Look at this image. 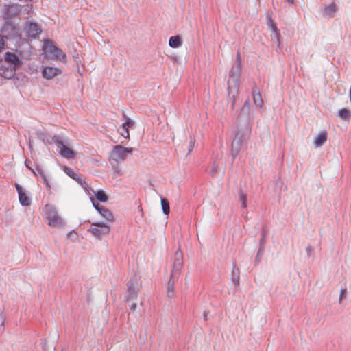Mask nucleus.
<instances>
[{"instance_id":"obj_32","label":"nucleus","mask_w":351,"mask_h":351,"mask_svg":"<svg viewBox=\"0 0 351 351\" xmlns=\"http://www.w3.org/2000/svg\"><path fill=\"white\" fill-rule=\"evenodd\" d=\"M249 107H250V104H249V101H245L243 106V108L242 110H248L249 109Z\"/></svg>"},{"instance_id":"obj_14","label":"nucleus","mask_w":351,"mask_h":351,"mask_svg":"<svg viewBox=\"0 0 351 351\" xmlns=\"http://www.w3.org/2000/svg\"><path fill=\"white\" fill-rule=\"evenodd\" d=\"M15 186H16V189L18 194H19V199L20 203L23 206L30 205V203H31L30 199L25 193L23 192L22 187L18 184H16Z\"/></svg>"},{"instance_id":"obj_16","label":"nucleus","mask_w":351,"mask_h":351,"mask_svg":"<svg viewBox=\"0 0 351 351\" xmlns=\"http://www.w3.org/2000/svg\"><path fill=\"white\" fill-rule=\"evenodd\" d=\"M252 96L254 104L261 108L263 106L264 101L256 86H254L252 89Z\"/></svg>"},{"instance_id":"obj_8","label":"nucleus","mask_w":351,"mask_h":351,"mask_svg":"<svg viewBox=\"0 0 351 351\" xmlns=\"http://www.w3.org/2000/svg\"><path fill=\"white\" fill-rule=\"evenodd\" d=\"M91 201L95 208L99 213V214L105 218L107 221L110 222H113L114 221V215L109 210L108 208L96 203L93 198H91Z\"/></svg>"},{"instance_id":"obj_6","label":"nucleus","mask_w":351,"mask_h":351,"mask_svg":"<svg viewBox=\"0 0 351 351\" xmlns=\"http://www.w3.org/2000/svg\"><path fill=\"white\" fill-rule=\"evenodd\" d=\"M239 73L230 75L228 81V95L232 98V105H234L236 97L239 93Z\"/></svg>"},{"instance_id":"obj_34","label":"nucleus","mask_w":351,"mask_h":351,"mask_svg":"<svg viewBox=\"0 0 351 351\" xmlns=\"http://www.w3.org/2000/svg\"><path fill=\"white\" fill-rule=\"evenodd\" d=\"M345 291H346V290H341V293L340 299H341V298H342V297H343V294H344Z\"/></svg>"},{"instance_id":"obj_33","label":"nucleus","mask_w":351,"mask_h":351,"mask_svg":"<svg viewBox=\"0 0 351 351\" xmlns=\"http://www.w3.org/2000/svg\"><path fill=\"white\" fill-rule=\"evenodd\" d=\"M136 307H137L136 304V303H133L130 306V309L132 310V311H135L136 309Z\"/></svg>"},{"instance_id":"obj_11","label":"nucleus","mask_w":351,"mask_h":351,"mask_svg":"<svg viewBox=\"0 0 351 351\" xmlns=\"http://www.w3.org/2000/svg\"><path fill=\"white\" fill-rule=\"evenodd\" d=\"M25 32L29 38H36L41 33V29L36 23H27Z\"/></svg>"},{"instance_id":"obj_4","label":"nucleus","mask_w":351,"mask_h":351,"mask_svg":"<svg viewBox=\"0 0 351 351\" xmlns=\"http://www.w3.org/2000/svg\"><path fill=\"white\" fill-rule=\"evenodd\" d=\"M45 213L48 224L52 227H60L63 225V219L59 216L57 210L54 207L49 205H46Z\"/></svg>"},{"instance_id":"obj_13","label":"nucleus","mask_w":351,"mask_h":351,"mask_svg":"<svg viewBox=\"0 0 351 351\" xmlns=\"http://www.w3.org/2000/svg\"><path fill=\"white\" fill-rule=\"evenodd\" d=\"M267 24L268 27L272 32L271 36L275 37L278 40V41H279L280 36L279 29L277 28L275 22L271 19V16L269 14L267 16Z\"/></svg>"},{"instance_id":"obj_15","label":"nucleus","mask_w":351,"mask_h":351,"mask_svg":"<svg viewBox=\"0 0 351 351\" xmlns=\"http://www.w3.org/2000/svg\"><path fill=\"white\" fill-rule=\"evenodd\" d=\"M183 265L182 254L180 250H178L175 254L174 266L172 273L180 271Z\"/></svg>"},{"instance_id":"obj_36","label":"nucleus","mask_w":351,"mask_h":351,"mask_svg":"<svg viewBox=\"0 0 351 351\" xmlns=\"http://www.w3.org/2000/svg\"><path fill=\"white\" fill-rule=\"evenodd\" d=\"M237 58L238 60L240 59V53H237Z\"/></svg>"},{"instance_id":"obj_22","label":"nucleus","mask_w":351,"mask_h":351,"mask_svg":"<svg viewBox=\"0 0 351 351\" xmlns=\"http://www.w3.org/2000/svg\"><path fill=\"white\" fill-rule=\"evenodd\" d=\"M338 115L342 120H346L350 119L351 112L346 108H342L339 111Z\"/></svg>"},{"instance_id":"obj_5","label":"nucleus","mask_w":351,"mask_h":351,"mask_svg":"<svg viewBox=\"0 0 351 351\" xmlns=\"http://www.w3.org/2000/svg\"><path fill=\"white\" fill-rule=\"evenodd\" d=\"M43 50L46 54L51 55L53 58L60 60H64L66 58L65 53L60 49L56 47L50 40H45Z\"/></svg>"},{"instance_id":"obj_24","label":"nucleus","mask_w":351,"mask_h":351,"mask_svg":"<svg viewBox=\"0 0 351 351\" xmlns=\"http://www.w3.org/2000/svg\"><path fill=\"white\" fill-rule=\"evenodd\" d=\"M64 171L71 178H73V179L77 178V175L75 173V171L72 169H71L68 167H65L64 168Z\"/></svg>"},{"instance_id":"obj_20","label":"nucleus","mask_w":351,"mask_h":351,"mask_svg":"<svg viewBox=\"0 0 351 351\" xmlns=\"http://www.w3.org/2000/svg\"><path fill=\"white\" fill-rule=\"evenodd\" d=\"M174 295V281L173 279V274L171 275L167 283V296L173 298Z\"/></svg>"},{"instance_id":"obj_27","label":"nucleus","mask_w":351,"mask_h":351,"mask_svg":"<svg viewBox=\"0 0 351 351\" xmlns=\"http://www.w3.org/2000/svg\"><path fill=\"white\" fill-rule=\"evenodd\" d=\"M239 198L242 202V206L243 208H245L247 206V197L246 195L244 194L242 191L239 193Z\"/></svg>"},{"instance_id":"obj_25","label":"nucleus","mask_w":351,"mask_h":351,"mask_svg":"<svg viewBox=\"0 0 351 351\" xmlns=\"http://www.w3.org/2000/svg\"><path fill=\"white\" fill-rule=\"evenodd\" d=\"M132 123L133 122L131 119L127 117L126 121L122 124L121 127L124 130H129V128L132 125Z\"/></svg>"},{"instance_id":"obj_21","label":"nucleus","mask_w":351,"mask_h":351,"mask_svg":"<svg viewBox=\"0 0 351 351\" xmlns=\"http://www.w3.org/2000/svg\"><path fill=\"white\" fill-rule=\"evenodd\" d=\"M95 195L97 199L101 202H106L108 201V196L103 190H99L95 192Z\"/></svg>"},{"instance_id":"obj_37","label":"nucleus","mask_w":351,"mask_h":351,"mask_svg":"<svg viewBox=\"0 0 351 351\" xmlns=\"http://www.w3.org/2000/svg\"><path fill=\"white\" fill-rule=\"evenodd\" d=\"M289 3H293V0H287Z\"/></svg>"},{"instance_id":"obj_23","label":"nucleus","mask_w":351,"mask_h":351,"mask_svg":"<svg viewBox=\"0 0 351 351\" xmlns=\"http://www.w3.org/2000/svg\"><path fill=\"white\" fill-rule=\"evenodd\" d=\"M161 206L163 213L166 215H168L169 213V204L168 200L165 198L162 199Z\"/></svg>"},{"instance_id":"obj_2","label":"nucleus","mask_w":351,"mask_h":351,"mask_svg":"<svg viewBox=\"0 0 351 351\" xmlns=\"http://www.w3.org/2000/svg\"><path fill=\"white\" fill-rule=\"evenodd\" d=\"M250 134V128L239 129L237 131L232 143V151L234 155L239 153L243 144L249 140Z\"/></svg>"},{"instance_id":"obj_10","label":"nucleus","mask_w":351,"mask_h":351,"mask_svg":"<svg viewBox=\"0 0 351 351\" xmlns=\"http://www.w3.org/2000/svg\"><path fill=\"white\" fill-rule=\"evenodd\" d=\"M61 73V69L57 67L45 66L42 70V75L47 80H51Z\"/></svg>"},{"instance_id":"obj_29","label":"nucleus","mask_w":351,"mask_h":351,"mask_svg":"<svg viewBox=\"0 0 351 351\" xmlns=\"http://www.w3.org/2000/svg\"><path fill=\"white\" fill-rule=\"evenodd\" d=\"M5 47V39L0 35V51L2 50Z\"/></svg>"},{"instance_id":"obj_31","label":"nucleus","mask_w":351,"mask_h":351,"mask_svg":"<svg viewBox=\"0 0 351 351\" xmlns=\"http://www.w3.org/2000/svg\"><path fill=\"white\" fill-rule=\"evenodd\" d=\"M41 176H42V177H43V178L44 182H45V183L46 184V185H47V188H49V189H50V187H51V186H50V185H49V182H48V180H47V179L46 176H45L44 174H41Z\"/></svg>"},{"instance_id":"obj_18","label":"nucleus","mask_w":351,"mask_h":351,"mask_svg":"<svg viewBox=\"0 0 351 351\" xmlns=\"http://www.w3.org/2000/svg\"><path fill=\"white\" fill-rule=\"evenodd\" d=\"M337 10V6L335 3L332 2L325 8L324 14L328 17H333Z\"/></svg>"},{"instance_id":"obj_1","label":"nucleus","mask_w":351,"mask_h":351,"mask_svg":"<svg viewBox=\"0 0 351 351\" xmlns=\"http://www.w3.org/2000/svg\"><path fill=\"white\" fill-rule=\"evenodd\" d=\"M22 64L19 56L13 52L5 53L3 58L0 59V75L6 79L12 78L16 68Z\"/></svg>"},{"instance_id":"obj_9","label":"nucleus","mask_w":351,"mask_h":351,"mask_svg":"<svg viewBox=\"0 0 351 351\" xmlns=\"http://www.w3.org/2000/svg\"><path fill=\"white\" fill-rule=\"evenodd\" d=\"M55 143L60 147V154L66 158H74L75 152L71 148L66 146L62 140L57 138L55 140Z\"/></svg>"},{"instance_id":"obj_19","label":"nucleus","mask_w":351,"mask_h":351,"mask_svg":"<svg viewBox=\"0 0 351 351\" xmlns=\"http://www.w3.org/2000/svg\"><path fill=\"white\" fill-rule=\"evenodd\" d=\"M169 45L173 48H177L182 45V40L179 36H171L169 40Z\"/></svg>"},{"instance_id":"obj_26","label":"nucleus","mask_w":351,"mask_h":351,"mask_svg":"<svg viewBox=\"0 0 351 351\" xmlns=\"http://www.w3.org/2000/svg\"><path fill=\"white\" fill-rule=\"evenodd\" d=\"M6 316L4 313H0V331L3 330V326L5 322Z\"/></svg>"},{"instance_id":"obj_30","label":"nucleus","mask_w":351,"mask_h":351,"mask_svg":"<svg viewBox=\"0 0 351 351\" xmlns=\"http://www.w3.org/2000/svg\"><path fill=\"white\" fill-rule=\"evenodd\" d=\"M121 134L125 138H130L129 130H124V132L121 133Z\"/></svg>"},{"instance_id":"obj_28","label":"nucleus","mask_w":351,"mask_h":351,"mask_svg":"<svg viewBox=\"0 0 351 351\" xmlns=\"http://www.w3.org/2000/svg\"><path fill=\"white\" fill-rule=\"evenodd\" d=\"M195 138L193 137H191L190 141H189V153H190L193 150L194 145H195Z\"/></svg>"},{"instance_id":"obj_12","label":"nucleus","mask_w":351,"mask_h":351,"mask_svg":"<svg viewBox=\"0 0 351 351\" xmlns=\"http://www.w3.org/2000/svg\"><path fill=\"white\" fill-rule=\"evenodd\" d=\"M128 295L126 296L127 300H136L138 297V291L134 281H129L128 285Z\"/></svg>"},{"instance_id":"obj_3","label":"nucleus","mask_w":351,"mask_h":351,"mask_svg":"<svg viewBox=\"0 0 351 351\" xmlns=\"http://www.w3.org/2000/svg\"><path fill=\"white\" fill-rule=\"evenodd\" d=\"M88 231L95 238L101 239L102 237L110 234V228L106 223L94 222L91 223Z\"/></svg>"},{"instance_id":"obj_17","label":"nucleus","mask_w":351,"mask_h":351,"mask_svg":"<svg viewBox=\"0 0 351 351\" xmlns=\"http://www.w3.org/2000/svg\"><path fill=\"white\" fill-rule=\"evenodd\" d=\"M327 140V132L326 131L320 132L314 138V143L317 147H321Z\"/></svg>"},{"instance_id":"obj_35","label":"nucleus","mask_w":351,"mask_h":351,"mask_svg":"<svg viewBox=\"0 0 351 351\" xmlns=\"http://www.w3.org/2000/svg\"><path fill=\"white\" fill-rule=\"evenodd\" d=\"M350 102H351V86H350Z\"/></svg>"},{"instance_id":"obj_7","label":"nucleus","mask_w":351,"mask_h":351,"mask_svg":"<svg viewBox=\"0 0 351 351\" xmlns=\"http://www.w3.org/2000/svg\"><path fill=\"white\" fill-rule=\"evenodd\" d=\"M133 151L132 147H124L121 145H116L112 149V156L116 160H124L128 154Z\"/></svg>"}]
</instances>
